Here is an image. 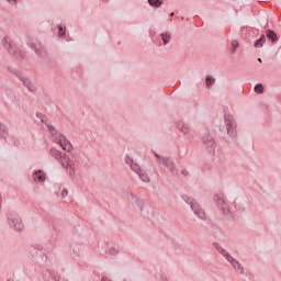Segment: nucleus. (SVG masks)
I'll return each instance as SVG.
<instances>
[{
  "label": "nucleus",
  "mask_w": 281,
  "mask_h": 281,
  "mask_svg": "<svg viewBox=\"0 0 281 281\" xmlns=\"http://www.w3.org/2000/svg\"><path fill=\"white\" fill-rule=\"evenodd\" d=\"M49 155L50 157H53V159H55V161H58V164H60L63 157H65L66 154H63L60 150L56 148H50Z\"/></svg>",
  "instance_id": "nucleus-17"
},
{
  "label": "nucleus",
  "mask_w": 281,
  "mask_h": 281,
  "mask_svg": "<svg viewBox=\"0 0 281 281\" xmlns=\"http://www.w3.org/2000/svg\"><path fill=\"white\" fill-rule=\"evenodd\" d=\"M154 156L160 168H164V170H167V172H171V175H177V168L175 167V161H172V159L166 156H160L157 153H154Z\"/></svg>",
  "instance_id": "nucleus-5"
},
{
  "label": "nucleus",
  "mask_w": 281,
  "mask_h": 281,
  "mask_svg": "<svg viewBox=\"0 0 281 281\" xmlns=\"http://www.w3.org/2000/svg\"><path fill=\"white\" fill-rule=\"evenodd\" d=\"M32 177L35 183H45L47 181V173L43 169L34 171Z\"/></svg>",
  "instance_id": "nucleus-14"
},
{
  "label": "nucleus",
  "mask_w": 281,
  "mask_h": 281,
  "mask_svg": "<svg viewBox=\"0 0 281 281\" xmlns=\"http://www.w3.org/2000/svg\"><path fill=\"white\" fill-rule=\"evenodd\" d=\"M36 116L41 120L43 131H47V133H49L52 142L59 144V146L66 153H71V150H74V145H71V142H69L65 135L60 134V132H58V130L52 125L50 120L41 113H37Z\"/></svg>",
  "instance_id": "nucleus-1"
},
{
  "label": "nucleus",
  "mask_w": 281,
  "mask_h": 281,
  "mask_svg": "<svg viewBox=\"0 0 281 281\" xmlns=\"http://www.w3.org/2000/svg\"><path fill=\"white\" fill-rule=\"evenodd\" d=\"M203 146L209 155L211 157H214L216 155V142L210 134H205L202 138Z\"/></svg>",
  "instance_id": "nucleus-9"
},
{
  "label": "nucleus",
  "mask_w": 281,
  "mask_h": 281,
  "mask_svg": "<svg viewBox=\"0 0 281 281\" xmlns=\"http://www.w3.org/2000/svg\"><path fill=\"white\" fill-rule=\"evenodd\" d=\"M224 122L226 126V132L228 137H236L238 135L237 132V125H236V120L234 119V115L232 114H225L224 115Z\"/></svg>",
  "instance_id": "nucleus-6"
},
{
  "label": "nucleus",
  "mask_w": 281,
  "mask_h": 281,
  "mask_svg": "<svg viewBox=\"0 0 281 281\" xmlns=\"http://www.w3.org/2000/svg\"><path fill=\"white\" fill-rule=\"evenodd\" d=\"M29 47H31V49H33V52H35V54L41 56V49L43 47V46H41V43L32 42L31 44H29Z\"/></svg>",
  "instance_id": "nucleus-18"
},
{
  "label": "nucleus",
  "mask_w": 281,
  "mask_h": 281,
  "mask_svg": "<svg viewBox=\"0 0 281 281\" xmlns=\"http://www.w3.org/2000/svg\"><path fill=\"white\" fill-rule=\"evenodd\" d=\"M7 281H14V279H8Z\"/></svg>",
  "instance_id": "nucleus-38"
},
{
  "label": "nucleus",
  "mask_w": 281,
  "mask_h": 281,
  "mask_svg": "<svg viewBox=\"0 0 281 281\" xmlns=\"http://www.w3.org/2000/svg\"><path fill=\"white\" fill-rule=\"evenodd\" d=\"M74 260H79L81 258L82 252H80V248H72V254H71Z\"/></svg>",
  "instance_id": "nucleus-24"
},
{
  "label": "nucleus",
  "mask_w": 281,
  "mask_h": 281,
  "mask_svg": "<svg viewBox=\"0 0 281 281\" xmlns=\"http://www.w3.org/2000/svg\"><path fill=\"white\" fill-rule=\"evenodd\" d=\"M59 164L61 168H65V170H67L70 179H74V177H76V164L67 154L63 156L61 161H59Z\"/></svg>",
  "instance_id": "nucleus-8"
},
{
  "label": "nucleus",
  "mask_w": 281,
  "mask_h": 281,
  "mask_svg": "<svg viewBox=\"0 0 281 281\" xmlns=\"http://www.w3.org/2000/svg\"><path fill=\"white\" fill-rule=\"evenodd\" d=\"M68 194H69V191L64 188V189L61 190L60 196H61V199H67Z\"/></svg>",
  "instance_id": "nucleus-31"
},
{
  "label": "nucleus",
  "mask_w": 281,
  "mask_h": 281,
  "mask_svg": "<svg viewBox=\"0 0 281 281\" xmlns=\"http://www.w3.org/2000/svg\"><path fill=\"white\" fill-rule=\"evenodd\" d=\"M7 133H8V128H5V125L0 123V137H5Z\"/></svg>",
  "instance_id": "nucleus-29"
},
{
  "label": "nucleus",
  "mask_w": 281,
  "mask_h": 281,
  "mask_svg": "<svg viewBox=\"0 0 281 281\" xmlns=\"http://www.w3.org/2000/svg\"><path fill=\"white\" fill-rule=\"evenodd\" d=\"M125 164L130 166L131 170H133V172H135V175L139 177L140 181H143L144 183H150V177H148V172L142 169L139 164L135 162L133 158H131L130 156H126Z\"/></svg>",
  "instance_id": "nucleus-3"
},
{
  "label": "nucleus",
  "mask_w": 281,
  "mask_h": 281,
  "mask_svg": "<svg viewBox=\"0 0 281 281\" xmlns=\"http://www.w3.org/2000/svg\"><path fill=\"white\" fill-rule=\"evenodd\" d=\"M267 37L272 41V43H276V41H278V34H276V32L268 30L267 31Z\"/></svg>",
  "instance_id": "nucleus-23"
},
{
  "label": "nucleus",
  "mask_w": 281,
  "mask_h": 281,
  "mask_svg": "<svg viewBox=\"0 0 281 281\" xmlns=\"http://www.w3.org/2000/svg\"><path fill=\"white\" fill-rule=\"evenodd\" d=\"M65 33H66V27H65V25L60 24L58 26V36L63 37V36H65Z\"/></svg>",
  "instance_id": "nucleus-30"
},
{
  "label": "nucleus",
  "mask_w": 281,
  "mask_h": 281,
  "mask_svg": "<svg viewBox=\"0 0 281 281\" xmlns=\"http://www.w3.org/2000/svg\"><path fill=\"white\" fill-rule=\"evenodd\" d=\"M216 249L218 254H221V256H223V258H225V260L229 262L231 267H233V269L235 270L236 273H238V276H243L245 273V268L243 267V265L239 263V261L236 258H234L225 248L217 245Z\"/></svg>",
  "instance_id": "nucleus-2"
},
{
  "label": "nucleus",
  "mask_w": 281,
  "mask_h": 281,
  "mask_svg": "<svg viewBox=\"0 0 281 281\" xmlns=\"http://www.w3.org/2000/svg\"><path fill=\"white\" fill-rule=\"evenodd\" d=\"M182 200L184 201V203H187V205H190V207L192 209V205L196 204V200L188 196V195H182Z\"/></svg>",
  "instance_id": "nucleus-22"
},
{
  "label": "nucleus",
  "mask_w": 281,
  "mask_h": 281,
  "mask_svg": "<svg viewBox=\"0 0 281 281\" xmlns=\"http://www.w3.org/2000/svg\"><path fill=\"white\" fill-rule=\"evenodd\" d=\"M101 281H113V280H111L109 277H103V278L101 279Z\"/></svg>",
  "instance_id": "nucleus-35"
},
{
  "label": "nucleus",
  "mask_w": 281,
  "mask_h": 281,
  "mask_svg": "<svg viewBox=\"0 0 281 281\" xmlns=\"http://www.w3.org/2000/svg\"><path fill=\"white\" fill-rule=\"evenodd\" d=\"M0 207H1V193H0Z\"/></svg>",
  "instance_id": "nucleus-37"
},
{
  "label": "nucleus",
  "mask_w": 281,
  "mask_h": 281,
  "mask_svg": "<svg viewBox=\"0 0 281 281\" xmlns=\"http://www.w3.org/2000/svg\"><path fill=\"white\" fill-rule=\"evenodd\" d=\"M255 93H265V87L262 86V83H257L255 86Z\"/></svg>",
  "instance_id": "nucleus-27"
},
{
  "label": "nucleus",
  "mask_w": 281,
  "mask_h": 281,
  "mask_svg": "<svg viewBox=\"0 0 281 281\" xmlns=\"http://www.w3.org/2000/svg\"><path fill=\"white\" fill-rule=\"evenodd\" d=\"M232 47H233V52H235V49H238V41L234 40L232 42Z\"/></svg>",
  "instance_id": "nucleus-33"
},
{
  "label": "nucleus",
  "mask_w": 281,
  "mask_h": 281,
  "mask_svg": "<svg viewBox=\"0 0 281 281\" xmlns=\"http://www.w3.org/2000/svg\"><path fill=\"white\" fill-rule=\"evenodd\" d=\"M8 223L12 229H15V232H22L24 227L23 220H21V217L16 214H9Z\"/></svg>",
  "instance_id": "nucleus-10"
},
{
  "label": "nucleus",
  "mask_w": 281,
  "mask_h": 281,
  "mask_svg": "<svg viewBox=\"0 0 281 281\" xmlns=\"http://www.w3.org/2000/svg\"><path fill=\"white\" fill-rule=\"evenodd\" d=\"M182 200L184 201V203H187V205H190V207L192 209V205L196 204V200L188 196V195H182Z\"/></svg>",
  "instance_id": "nucleus-21"
},
{
  "label": "nucleus",
  "mask_w": 281,
  "mask_h": 281,
  "mask_svg": "<svg viewBox=\"0 0 281 281\" xmlns=\"http://www.w3.org/2000/svg\"><path fill=\"white\" fill-rule=\"evenodd\" d=\"M213 201L217 210L222 212L223 216H226L227 218H232V210L229 209V204H227V202L225 201V195L223 193L215 194L213 196Z\"/></svg>",
  "instance_id": "nucleus-4"
},
{
  "label": "nucleus",
  "mask_w": 281,
  "mask_h": 281,
  "mask_svg": "<svg viewBox=\"0 0 281 281\" xmlns=\"http://www.w3.org/2000/svg\"><path fill=\"white\" fill-rule=\"evenodd\" d=\"M176 127L178 128V131L180 133H182V135H192V127H190V124L183 122V121H178L176 123Z\"/></svg>",
  "instance_id": "nucleus-13"
},
{
  "label": "nucleus",
  "mask_w": 281,
  "mask_h": 281,
  "mask_svg": "<svg viewBox=\"0 0 281 281\" xmlns=\"http://www.w3.org/2000/svg\"><path fill=\"white\" fill-rule=\"evenodd\" d=\"M9 5H19V0H4Z\"/></svg>",
  "instance_id": "nucleus-32"
},
{
  "label": "nucleus",
  "mask_w": 281,
  "mask_h": 281,
  "mask_svg": "<svg viewBox=\"0 0 281 281\" xmlns=\"http://www.w3.org/2000/svg\"><path fill=\"white\" fill-rule=\"evenodd\" d=\"M265 43H267V36L261 35L260 38L255 43V47L257 49H260V47H262Z\"/></svg>",
  "instance_id": "nucleus-20"
},
{
  "label": "nucleus",
  "mask_w": 281,
  "mask_h": 281,
  "mask_svg": "<svg viewBox=\"0 0 281 281\" xmlns=\"http://www.w3.org/2000/svg\"><path fill=\"white\" fill-rule=\"evenodd\" d=\"M181 175H183L184 177H188V171L186 169H182Z\"/></svg>",
  "instance_id": "nucleus-34"
},
{
  "label": "nucleus",
  "mask_w": 281,
  "mask_h": 281,
  "mask_svg": "<svg viewBox=\"0 0 281 281\" xmlns=\"http://www.w3.org/2000/svg\"><path fill=\"white\" fill-rule=\"evenodd\" d=\"M18 78L21 80L22 85L29 89L30 91H34L35 87L34 83L32 82V79L30 77L19 72Z\"/></svg>",
  "instance_id": "nucleus-15"
},
{
  "label": "nucleus",
  "mask_w": 281,
  "mask_h": 281,
  "mask_svg": "<svg viewBox=\"0 0 281 281\" xmlns=\"http://www.w3.org/2000/svg\"><path fill=\"white\" fill-rule=\"evenodd\" d=\"M2 46L11 56H14V58H21V50H19V47H16V44H14L10 37L5 36L2 40Z\"/></svg>",
  "instance_id": "nucleus-7"
},
{
  "label": "nucleus",
  "mask_w": 281,
  "mask_h": 281,
  "mask_svg": "<svg viewBox=\"0 0 281 281\" xmlns=\"http://www.w3.org/2000/svg\"><path fill=\"white\" fill-rule=\"evenodd\" d=\"M235 207L238 212H245V204L240 205V200H235Z\"/></svg>",
  "instance_id": "nucleus-25"
},
{
  "label": "nucleus",
  "mask_w": 281,
  "mask_h": 281,
  "mask_svg": "<svg viewBox=\"0 0 281 281\" xmlns=\"http://www.w3.org/2000/svg\"><path fill=\"white\" fill-rule=\"evenodd\" d=\"M215 82H216V79H214V77H212V76L206 77V87L207 88H211Z\"/></svg>",
  "instance_id": "nucleus-26"
},
{
  "label": "nucleus",
  "mask_w": 281,
  "mask_h": 281,
  "mask_svg": "<svg viewBox=\"0 0 281 281\" xmlns=\"http://www.w3.org/2000/svg\"><path fill=\"white\" fill-rule=\"evenodd\" d=\"M160 38L162 41V45H168L172 38V35L169 32H165L160 34Z\"/></svg>",
  "instance_id": "nucleus-19"
},
{
  "label": "nucleus",
  "mask_w": 281,
  "mask_h": 281,
  "mask_svg": "<svg viewBox=\"0 0 281 281\" xmlns=\"http://www.w3.org/2000/svg\"><path fill=\"white\" fill-rule=\"evenodd\" d=\"M130 200L133 204V207L136 210V212H144V201L139 200L135 194L130 195Z\"/></svg>",
  "instance_id": "nucleus-16"
},
{
  "label": "nucleus",
  "mask_w": 281,
  "mask_h": 281,
  "mask_svg": "<svg viewBox=\"0 0 281 281\" xmlns=\"http://www.w3.org/2000/svg\"><path fill=\"white\" fill-rule=\"evenodd\" d=\"M191 210L194 216L200 218V221H207V214H205V210H203V206H201L199 202L196 204H192Z\"/></svg>",
  "instance_id": "nucleus-12"
},
{
  "label": "nucleus",
  "mask_w": 281,
  "mask_h": 281,
  "mask_svg": "<svg viewBox=\"0 0 281 281\" xmlns=\"http://www.w3.org/2000/svg\"><path fill=\"white\" fill-rule=\"evenodd\" d=\"M99 249H101V254H108L109 256H117L120 254V250L115 248L114 246H111L109 241H103L99 245Z\"/></svg>",
  "instance_id": "nucleus-11"
},
{
  "label": "nucleus",
  "mask_w": 281,
  "mask_h": 281,
  "mask_svg": "<svg viewBox=\"0 0 281 281\" xmlns=\"http://www.w3.org/2000/svg\"><path fill=\"white\" fill-rule=\"evenodd\" d=\"M149 5H154L155 8H159L161 3H164L162 0H148Z\"/></svg>",
  "instance_id": "nucleus-28"
},
{
  "label": "nucleus",
  "mask_w": 281,
  "mask_h": 281,
  "mask_svg": "<svg viewBox=\"0 0 281 281\" xmlns=\"http://www.w3.org/2000/svg\"><path fill=\"white\" fill-rule=\"evenodd\" d=\"M57 187H58V188H59V190H60V188H61V187H60V184H57Z\"/></svg>",
  "instance_id": "nucleus-39"
},
{
  "label": "nucleus",
  "mask_w": 281,
  "mask_h": 281,
  "mask_svg": "<svg viewBox=\"0 0 281 281\" xmlns=\"http://www.w3.org/2000/svg\"><path fill=\"white\" fill-rule=\"evenodd\" d=\"M258 63H262V59H261V58H258Z\"/></svg>",
  "instance_id": "nucleus-36"
}]
</instances>
